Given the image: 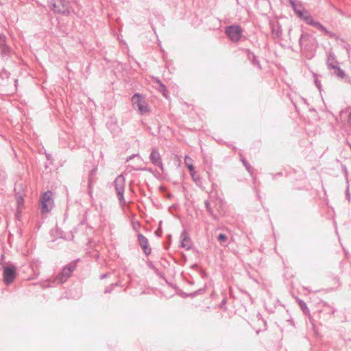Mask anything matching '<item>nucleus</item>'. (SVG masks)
<instances>
[{"label": "nucleus", "mask_w": 351, "mask_h": 351, "mask_svg": "<svg viewBox=\"0 0 351 351\" xmlns=\"http://www.w3.org/2000/svg\"><path fill=\"white\" fill-rule=\"evenodd\" d=\"M299 45L303 52L314 53L317 47L316 38L308 33H302L299 39Z\"/></svg>", "instance_id": "1"}, {"label": "nucleus", "mask_w": 351, "mask_h": 351, "mask_svg": "<svg viewBox=\"0 0 351 351\" xmlns=\"http://www.w3.org/2000/svg\"><path fill=\"white\" fill-rule=\"evenodd\" d=\"M49 6L55 13L69 15L71 5L69 0H48Z\"/></svg>", "instance_id": "2"}, {"label": "nucleus", "mask_w": 351, "mask_h": 351, "mask_svg": "<svg viewBox=\"0 0 351 351\" xmlns=\"http://www.w3.org/2000/svg\"><path fill=\"white\" fill-rule=\"evenodd\" d=\"M125 185V178L122 174L117 176L113 182V186L118 197L119 204L121 206H123L126 204V201L124 197Z\"/></svg>", "instance_id": "3"}, {"label": "nucleus", "mask_w": 351, "mask_h": 351, "mask_svg": "<svg viewBox=\"0 0 351 351\" xmlns=\"http://www.w3.org/2000/svg\"><path fill=\"white\" fill-rule=\"evenodd\" d=\"M79 260H75L65 265L61 272L58 274L55 278V282L62 285L72 275V273L77 267V263Z\"/></svg>", "instance_id": "4"}, {"label": "nucleus", "mask_w": 351, "mask_h": 351, "mask_svg": "<svg viewBox=\"0 0 351 351\" xmlns=\"http://www.w3.org/2000/svg\"><path fill=\"white\" fill-rule=\"evenodd\" d=\"M131 102L133 108L137 110L141 114H145L149 112V108L143 95L138 93H135L132 97Z\"/></svg>", "instance_id": "5"}, {"label": "nucleus", "mask_w": 351, "mask_h": 351, "mask_svg": "<svg viewBox=\"0 0 351 351\" xmlns=\"http://www.w3.org/2000/svg\"><path fill=\"white\" fill-rule=\"evenodd\" d=\"M40 210L42 213H47L51 210L53 207V193L51 191L45 192L40 199Z\"/></svg>", "instance_id": "6"}, {"label": "nucleus", "mask_w": 351, "mask_h": 351, "mask_svg": "<svg viewBox=\"0 0 351 351\" xmlns=\"http://www.w3.org/2000/svg\"><path fill=\"white\" fill-rule=\"evenodd\" d=\"M225 33L232 42L237 43L242 36L243 29L240 25H230L226 27Z\"/></svg>", "instance_id": "7"}, {"label": "nucleus", "mask_w": 351, "mask_h": 351, "mask_svg": "<svg viewBox=\"0 0 351 351\" xmlns=\"http://www.w3.org/2000/svg\"><path fill=\"white\" fill-rule=\"evenodd\" d=\"M149 158L154 166L158 167L162 172L164 171L165 167L162 156L156 147H152L151 149V153Z\"/></svg>", "instance_id": "8"}, {"label": "nucleus", "mask_w": 351, "mask_h": 351, "mask_svg": "<svg viewBox=\"0 0 351 351\" xmlns=\"http://www.w3.org/2000/svg\"><path fill=\"white\" fill-rule=\"evenodd\" d=\"M3 277L6 285L12 284L16 277V267L14 265L4 267Z\"/></svg>", "instance_id": "9"}, {"label": "nucleus", "mask_w": 351, "mask_h": 351, "mask_svg": "<svg viewBox=\"0 0 351 351\" xmlns=\"http://www.w3.org/2000/svg\"><path fill=\"white\" fill-rule=\"evenodd\" d=\"M137 237H138V244L143 249L145 254L147 256L149 255L151 253L152 249L149 246L148 239L141 233H138L137 235Z\"/></svg>", "instance_id": "10"}, {"label": "nucleus", "mask_w": 351, "mask_h": 351, "mask_svg": "<svg viewBox=\"0 0 351 351\" xmlns=\"http://www.w3.org/2000/svg\"><path fill=\"white\" fill-rule=\"evenodd\" d=\"M181 242L180 247L189 250L192 247V241L189 236V234L186 230H184L181 233Z\"/></svg>", "instance_id": "11"}, {"label": "nucleus", "mask_w": 351, "mask_h": 351, "mask_svg": "<svg viewBox=\"0 0 351 351\" xmlns=\"http://www.w3.org/2000/svg\"><path fill=\"white\" fill-rule=\"evenodd\" d=\"M332 70H333V75L338 79L344 80L347 83L350 82V78L346 74L345 71L339 66V65L333 67Z\"/></svg>", "instance_id": "12"}, {"label": "nucleus", "mask_w": 351, "mask_h": 351, "mask_svg": "<svg viewBox=\"0 0 351 351\" xmlns=\"http://www.w3.org/2000/svg\"><path fill=\"white\" fill-rule=\"evenodd\" d=\"M246 53H247V59L251 62V64L253 66H256L259 70H261L262 69L261 64L260 63V61L258 60L257 57L256 56V55L252 51H251L250 49H246Z\"/></svg>", "instance_id": "13"}, {"label": "nucleus", "mask_w": 351, "mask_h": 351, "mask_svg": "<svg viewBox=\"0 0 351 351\" xmlns=\"http://www.w3.org/2000/svg\"><path fill=\"white\" fill-rule=\"evenodd\" d=\"M271 36L274 38H279L281 37L282 34V29L280 24L276 22L275 23H271Z\"/></svg>", "instance_id": "14"}, {"label": "nucleus", "mask_w": 351, "mask_h": 351, "mask_svg": "<svg viewBox=\"0 0 351 351\" xmlns=\"http://www.w3.org/2000/svg\"><path fill=\"white\" fill-rule=\"evenodd\" d=\"M326 64L328 68L330 70H332L333 67L339 65V62L336 59L335 55L331 51L328 53Z\"/></svg>", "instance_id": "15"}, {"label": "nucleus", "mask_w": 351, "mask_h": 351, "mask_svg": "<svg viewBox=\"0 0 351 351\" xmlns=\"http://www.w3.org/2000/svg\"><path fill=\"white\" fill-rule=\"evenodd\" d=\"M12 49L8 45L3 46L0 47V56L1 57L7 60L12 56Z\"/></svg>", "instance_id": "16"}, {"label": "nucleus", "mask_w": 351, "mask_h": 351, "mask_svg": "<svg viewBox=\"0 0 351 351\" xmlns=\"http://www.w3.org/2000/svg\"><path fill=\"white\" fill-rule=\"evenodd\" d=\"M313 27L317 28L319 30L322 31L323 33H324L326 35L328 36L330 38H335L336 34L335 33H332L327 29L322 24H321L319 22L316 21L314 24Z\"/></svg>", "instance_id": "17"}, {"label": "nucleus", "mask_w": 351, "mask_h": 351, "mask_svg": "<svg viewBox=\"0 0 351 351\" xmlns=\"http://www.w3.org/2000/svg\"><path fill=\"white\" fill-rule=\"evenodd\" d=\"M300 18L302 19L306 24L311 26H313L316 22L315 21H314L313 16L310 14V13L306 10H304V12H303V16H300Z\"/></svg>", "instance_id": "18"}, {"label": "nucleus", "mask_w": 351, "mask_h": 351, "mask_svg": "<svg viewBox=\"0 0 351 351\" xmlns=\"http://www.w3.org/2000/svg\"><path fill=\"white\" fill-rule=\"evenodd\" d=\"M290 4L291 5L294 12L297 14V16L300 18V16H303V12L305 10L303 9L301 4L297 5L296 3L293 0H289Z\"/></svg>", "instance_id": "19"}, {"label": "nucleus", "mask_w": 351, "mask_h": 351, "mask_svg": "<svg viewBox=\"0 0 351 351\" xmlns=\"http://www.w3.org/2000/svg\"><path fill=\"white\" fill-rule=\"evenodd\" d=\"M204 205H205V207L206 208V211L208 212V213L213 217V219L215 221H218L219 220V218L214 213V211L212 209L211 206H210V203L208 200H206L204 202Z\"/></svg>", "instance_id": "20"}, {"label": "nucleus", "mask_w": 351, "mask_h": 351, "mask_svg": "<svg viewBox=\"0 0 351 351\" xmlns=\"http://www.w3.org/2000/svg\"><path fill=\"white\" fill-rule=\"evenodd\" d=\"M240 160L241 161L242 164L245 167V169L251 174H253V168L250 165V164L247 162V160L241 155L240 154Z\"/></svg>", "instance_id": "21"}, {"label": "nucleus", "mask_w": 351, "mask_h": 351, "mask_svg": "<svg viewBox=\"0 0 351 351\" xmlns=\"http://www.w3.org/2000/svg\"><path fill=\"white\" fill-rule=\"evenodd\" d=\"M297 302L303 313L306 315H310V310L308 309L306 302L301 299H298Z\"/></svg>", "instance_id": "22"}, {"label": "nucleus", "mask_w": 351, "mask_h": 351, "mask_svg": "<svg viewBox=\"0 0 351 351\" xmlns=\"http://www.w3.org/2000/svg\"><path fill=\"white\" fill-rule=\"evenodd\" d=\"M193 159L188 156H185L184 157V164L186 165V166L188 167L189 171H193V169H195L193 165Z\"/></svg>", "instance_id": "23"}, {"label": "nucleus", "mask_w": 351, "mask_h": 351, "mask_svg": "<svg viewBox=\"0 0 351 351\" xmlns=\"http://www.w3.org/2000/svg\"><path fill=\"white\" fill-rule=\"evenodd\" d=\"M97 167L95 166L88 173V180L91 179L93 180V183H95L96 181L95 175L97 173Z\"/></svg>", "instance_id": "24"}, {"label": "nucleus", "mask_w": 351, "mask_h": 351, "mask_svg": "<svg viewBox=\"0 0 351 351\" xmlns=\"http://www.w3.org/2000/svg\"><path fill=\"white\" fill-rule=\"evenodd\" d=\"M10 77V73L7 71L5 69H2L1 71H0V77L2 79V80H8L9 79Z\"/></svg>", "instance_id": "25"}, {"label": "nucleus", "mask_w": 351, "mask_h": 351, "mask_svg": "<svg viewBox=\"0 0 351 351\" xmlns=\"http://www.w3.org/2000/svg\"><path fill=\"white\" fill-rule=\"evenodd\" d=\"M156 82L159 84V91L162 93L164 96L166 97L167 87L166 86L161 82L158 79L156 80Z\"/></svg>", "instance_id": "26"}, {"label": "nucleus", "mask_w": 351, "mask_h": 351, "mask_svg": "<svg viewBox=\"0 0 351 351\" xmlns=\"http://www.w3.org/2000/svg\"><path fill=\"white\" fill-rule=\"evenodd\" d=\"M318 75L317 73H313L314 77V83L316 87L318 88L319 91L322 90V84L321 82L318 80Z\"/></svg>", "instance_id": "27"}, {"label": "nucleus", "mask_w": 351, "mask_h": 351, "mask_svg": "<svg viewBox=\"0 0 351 351\" xmlns=\"http://www.w3.org/2000/svg\"><path fill=\"white\" fill-rule=\"evenodd\" d=\"M190 175L192 177V179L197 183L200 181V177L195 171V169L193 171H189Z\"/></svg>", "instance_id": "28"}, {"label": "nucleus", "mask_w": 351, "mask_h": 351, "mask_svg": "<svg viewBox=\"0 0 351 351\" xmlns=\"http://www.w3.org/2000/svg\"><path fill=\"white\" fill-rule=\"evenodd\" d=\"M217 239L220 242L221 245H224L223 243L227 241V237L225 234L221 233L219 234Z\"/></svg>", "instance_id": "29"}, {"label": "nucleus", "mask_w": 351, "mask_h": 351, "mask_svg": "<svg viewBox=\"0 0 351 351\" xmlns=\"http://www.w3.org/2000/svg\"><path fill=\"white\" fill-rule=\"evenodd\" d=\"M95 183H93V180L91 179H88V193L90 196H92L93 195V184Z\"/></svg>", "instance_id": "30"}, {"label": "nucleus", "mask_w": 351, "mask_h": 351, "mask_svg": "<svg viewBox=\"0 0 351 351\" xmlns=\"http://www.w3.org/2000/svg\"><path fill=\"white\" fill-rule=\"evenodd\" d=\"M7 45V38L5 35L3 36H0V47H2L3 46H5Z\"/></svg>", "instance_id": "31"}, {"label": "nucleus", "mask_w": 351, "mask_h": 351, "mask_svg": "<svg viewBox=\"0 0 351 351\" xmlns=\"http://www.w3.org/2000/svg\"><path fill=\"white\" fill-rule=\"evenodd\" d=\"M117 286V283H112L110 285V287H107L105 290H104V293H110L114 287Z\"/></svg>", "instance_id": "32"}, {"label": "nucleus", "mask_w": 351, "mask_h": 351, "mask_svg": "<svg viewBox=\"0 0 351 351\" xmlns=\"http://www.w3.org/2000/svg\"><path fill=\"white\" fill-rule=\"evenodd\" d=\"M346 196L347 199L350 202L351 199V194L349 191V185L347 186L346 190Z\"/></svg>", "instance_id": "33"}, {"label": "nucleus", "mask_w": 351, "mask_h": 351, "mask_svg": "<svg viewBox=\"0 0 351 351\" xmlns=\"http://www.w3.org/2000/svg\"><path fill=\"white\" fill-rule=\"evenodd\" d=\"M256 317L259 321H261L264 324L265 326H267L266 321L263 318L262 315L260 313H258Z\"/></svg>", "instance_id": "34"}, {"label": "nucleus", "mask_w": 351, "mask_h": 351, "mask_svg": "<svg viewBox=\"0 0 351 351\" xmlns=\"http://www.w3.org/2000/svg\"><path fill=\"white\" fill-rule=\"evenodd\" d=\"M161 233H162V230L160 228H158L156 232H155V234H156V236L158 237H160L161 236Z\"/></svg>", "instance_id": "35"}, {"label": "nucleus", "mask_w": 351, "mask_h": 351, "mask_svg": "<svg viewBox=\"0 0 351 351\" xmlns=\"http://www.w3.org/2000/svg\"><path fill=\"white\" fill-rule=\"evenodd\" d=\"M108 273H105V274H101L100 276V279L103 280V279L106 278L108 276Z\"/></svg>", "instance_id": "36"}, {"label": "nucleus", "mask_w": 351, "mask_h": 351, "mask_svg": "<svg viewBox=\"0 0 351 351\" xmlns=\"http://www.w3.org/2000/svg\"><path fill=\"white\" fill-rule=\"evenodd\" d=\"M17 201L19 204L21 203L22 204L23 202V199L21 197H20L19 198H18Z\"/></svg>", "instance_id": "37"}, {"label": "nucleus", "mask_w": 351, "mask_h": 351, "mask_svg": "<svg viewBox=\"0 0 351 351\" xmlns=\"http://www.w3.org/2000/svg\"><path fill=\"white\" fill-rule=\"evenodd\" d=\"M135 156L134 154H132L130 156H129L128 158H127V161H129L130 159H132V158H134Z\"/></svg>", "instance_id": "38"}, {"label": "nucleus", "mask_w": 351, "mask_h": 351, "mask_svg": "<svg viewBox=\"0 0 351 351\" xmlns=\"http://www.w3.org/2000/svg\"><path fill=\"white\" fill-rule=\"evenodd\" d=\"M348 121L350 123H351V111L350 112L349 115H348Z\"/></svg>", "instance_id": "39"}, {"label": "nucleus", "mask_w": 351, "mask_h": 351, "mask_svg": "<svg viewBox=\"0 0 351 351\" xmlns=\"http://www.w3.org/2000/svg\"><path fill=\"white\" fill-rule=\"evenodd\" d=\"M287 321H288L289 323H291V325H293V326L294 325V322H293V319H288Z\"/></svg>", "instance_id": "40"}, {"label": "nucleus", "mask_w": 351, "mask_h": 351, "mask_svg": "<svg viewBox=\"0 0 351 351\" xmlns=\"http://www.w3.org/2000/svg\"><path fill=\"white\" fill-rule=\"evenodd\" d=\"M282 173L279 172V173H276V174L274 175V178H275L276 176H282Z\"/></svg>", "instance_id": "41"}, {"label": "nucleus", "mask_w": 351, "mask_h": 351, "mask_svg": "<svg viewBox=\"0 0 351 351\" xmlns=\"http://www.w3.org/2000/svg\"><path fill=\"white\" fill-rule=\"evenodd\" d=\"M139 170H145V171H151V169H146V168H144V169H138Z\"/></svg>", "instance_id": "42"}, {"label": "nucleus", "mask_w": 351, "mask_h": 351, "mask_svg": "<svg viewBox=\"0 0 351 351\" xmlns=\"http://www.w3.org/2000/svg\"><path fill=\"white\" fill-rule=\"evenodd\" d=\"M17 82H18V80H17V79H15V80H14V83H15V86H16V84H17Z\"/></svg>", "instance_id": "43"}, {"label": "nucleus", "mask_w": 351, "mask_h": 351, "mask_svg": "<svg viewBox=\"0 0 351 351\" xmlns=\"http://www.w3.org/2000/svg\"><path fill=\"white\" fill-rule=\"evenodd\" d=\"M344 170H345V173H346V174L347 175V173H347V169H346V167L344 168Z\"/></svg>", "instance_id": "44"}, {"label": "nucleus", "mask_w": 351, "mask_h": 351, "mask_svg": "<svg viewBox=\"0 0 351 351\" xmlns=\"http://www.w3.org/2000/svg\"><path fill=\"white\" fill-rule=\"evenodd\" d=\"M3 34H0V36H3Z\"/></svg>", "instance_id": "45"}]
</instances>
